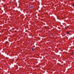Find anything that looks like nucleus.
Masks as SVG:
<instances>
[{"label": "nucleus", "instance_id": "nucleus-1", "mask_svg": "<svg viewBox=\"0 0 74 74\" xmlns=\"http://www.w3.org/2000/svg\"><path fill=\"white\" fill-rule=\"evenodd\" d=\"M29 8H33V6H30L29 7Z\"/></svg>", "mask_w": 74, "mask_h": 74}, {"label": "nucleus", "instance_id": "nucleus-2", "mask_svg": "<svg viewBox=\"0 0 74 74\" xmlns=\"http://www.w3.org/2000/svg\"><path fill=\"white\" fill-rule=\"evenodd\" d=\"M69 33H70V32H68V31H67V34H69Z\"/></svg>", "mask_w": 74, "mask_h": 74}, {"label": "nucleus", "instance_id": "nucleus-3", "mask_svg": "<svg viewBox=\"0 0 74 74\" xmlns=\"http://www.w3.org/2000/svg\"><path fill=\"white\" fill-rule=\"evenodd\" d=\"M32 49L33 51H34V50L33 49V47L32 48Z\"/></svg>", "mask_w": 74, "mask_h": 74}, {"label": "nucleus", "instance_id": "nucleus-4", "mask_svg": "<svg viewBox=\"0 0 74 74\" xmlns=\"http://www.w3.org/2000/svg\"><path fill=\"white\" fill-rule=\"evenodd\" d=\"M73 7H74V5H73Z\"/></svg>", "mask_w": 74, "mask_h": 74}, {"label": "nucleus", "instance_id": "nucleus-5", "mask_svg": "<svg viewBox=\"0 0 74 74\" xmlns=\"http://www.w3.org/2000/svg\"><path fill=\"white\" fill-rule=\"evenodd\" d=\"M65 29H66V27H65Z\"/></svg>", "mask_w": 74, "mask_h": 74}]
</instances>
